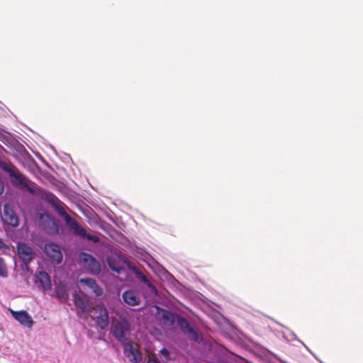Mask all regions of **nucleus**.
<instances>
[{
    "label": "nucleus",
    "mask_w": 363,
    "mask_h": 363,
    "mask_svg": "<svg viewBox=\"0 0 363 363\" xmlns=\"http://www.w3.org/2000/svg\"><path fill=\"white\" fill-rule=\"evenodd\" d=\"M11 314L23 326L31 328L34 323L31 316L26 311H11Z\"/></svg>",
    "instance_id": "obj_14"
},
{
    "label": "nucleus",
    "mask_w": 363,
    "mask_h": 363,
    "mask_svg": "<svg viewBox=\"0 0 363 363\" xmlns=\"http://www.w3.org/2000/svg\"><path fill=\"white\" fill-rule=\"evenodd\" d=\"M44 251L52 262L60 264L62 261V254L58 245L47 243L45 245Z\"/></svg>",
    "instance_id": "obj_8"
},
{
    "label": "nucleus",
    "mask_w": 363,
    "mask_h": 363,
    "mask_svg": "<svg viewBox=\"0 0 363 363\" xmlns=\"http://www.w3.org/2000/svg\"><path fill=\"white\" fill-rule=\"evenodd\" d=\"M123 345L124 354L129 359L130 362L132 363H139L141 361L142 355L140 352L129 341L123 344Z\"/></svg>",
    "instance_id": "obj_12"
},
{
    "label": "nucleus",
    "mask_w": 363,
    "mask_h": 363,
    "mask_svg": "<svg viewBox=\"0 0 363 363\" xmlns=\"http://www.w3.org/2000/svg\"><path fill=\"white\" fill-rule=\"evenodd\" d=\"M106 260L108 267L112 271L120 274L122 271L124 270L120 257H108Z\"/></svg>",
    "instance_id": "obj_16"
},
{
    "label": "nucleus",
    "mask_w": 363,
    "mask_h": 363,
    "mask_svg": "<svg viewBox=\"0 0 363 363\" xmlns=\"http://www.w3.org/2000/svg\"><path fill=\"white\" fill-rule=\"evenodd\" d=\"M0 168L9 174L11 182L14 186L26 189L29 192L34 193V189L28 185L26 178L11 162L0 160Z\"/></svg>",
    "instance_id": "obj_3"
},
{
    "label": "nucleus",
    "mask_w": 363,
    "mask_h": 363,
    "mask_svg": "<svg viewBox=\"0 0 363 363\" xmlns=\"http://www.w3.org/2000/svg\"><path fill=\"white\" fill-rule=\"evenodd\" d=\"M66 294V291L65 290H63V291L60 289V287L57 288V296H60V295H65L64 294Z\"/></svg>",
    "instance_id": "obj_26"
},
{
    "label": "nucleus",
    "mask_w": 363,
    "mask_h": 363,
    "mask_svg": "<svg viewBox=\"0 0 363 363\" xmlns=\"http://www.w3.org/2000/svg\"><path fill=\"white\" fill-rule=\"evenodd\" d=\"M79 259L87 272L93 274H98L101 272V264L92 255L86 252H81L79 255Z\"/></svg>",
    "instance_id": "obj_4"
},
{
    "label": "nucleus",
    "mask_w": 363,
    "mask_h": 363,
    "mask_svg": "<svg viewBox=\"0 0 363 363\" xmlns=\"http://www.w3.org/2000/svg\"><path fill=\"white\" fill-rule=\"evenodd\" d=\"M41 199L48 203L55 209V211L64 218L67 226L75 235H78L82 238H86L94 243H97L100 241V238L98 236L87 233L84 228L79 226L77 220L72 218L66 212L65 204L55 194L45 191L42 194Z\"/></svg>",
    "instance_id": "obj_1"
},
{
    "label": "nucleus",
    "mask_w": 363,
    "mask_h": 363,
    "mask_svg": "<svg viewBox=\"0 0 363 363\" xmlns=\"http://www.w3.org/2000/svg\"><path fill=\"white\" fill-rule=\"evenodd\" d=\"M1 218L3 221L10 226L16 228L19 225L20 220L13 204L7 203L4 205Z\"/></svg>",
    "instance_id": "obj_5"
},
{
    "label": "nucleus",
    "mask_w": 363,
    "mask_h": 363,
    "mask_svg": "<svg viewBox=\"0 0 363 363\" xmlns=\"http://www.w3.org/2000/svg\"><path fill=\"white\" fill-rule=\"evenodd\" d=\"M124 301L130 306L138 305L140 302L141 296H122Z\"/></svg>",
    "instance_id": "obj_19"
},
{
    "label": "nucleus",
    "mask_w": 363,
    "mask_h": 363,
    "mask_svg": "<svg viewBox=\"0 0 363 363\" xmlns=\"http://www.w3.org/2000/svg\"><path fill=\"white\" fill-rule=\"evenodd\" d=\"M0 250H1L4 254H9L10 251L9 246L5 244L1 239H0Z\"/></svg>",
    "instance_id": "obj_22"
},
{
    "label": "nucleus",
    "mask_w": 363,
    "mask_h": 363,
    "mask_svg": "<svg viewBox=\"0 0 363 363\" xmlns=\"http://www.w3.org/2000/svg\"><path fill=\"white\" fill-rule=\"evenodd\" d=\"M89 297L73 296L76 308L83 314L90 315L101 330L107 328L109 325V315L106 308L99 305L94 306Z\"/></svg>",
    "instance_id": "obj_2"
},
{
    "label": "nucleus",
    "mask_w": 363,
    "mask_h": 363,
    "mask_svg": "<svg viewBox=\"0 0 363 363\" xmlns=\"http://www.w3.org/2000/svg\"><path fill=\"white\" fill-rule=\"evenodd\" d=\"M129 291H125L122 295H128Z\"/></svg>",
    "instance_id": "obj_28"
},
{
    "label": "nucleus",
    "mask_w": 363,
    "mask_h": 363,
    "mask_svg": "<svg viewBox=\"0 0 363 363\" xmlns=\"http://www.w3.org/2000/svg\"><path fill=\"white\" fill-rule=\"evenodd\" d=\"M57 297L60 298V302L66 301L69 300V296H57Z\"/></svg>",
    "instance_id": "obj_24"
},
{
    "label": "nucleus",
    "mask_w": 363,
    "mask_h": 363,
    "mask_svg": "<svg viewBox=\"0 0 363 363\" xmlns=\"http://www.w3.org/2000/svg\"><path fill=\"white\" fill-rule=\"evenodd\" d=\"M157 315L160 318L162 323L168 327H172L177 320L178 314L168 310L157 308Z\"/></svg>",
    "instance_id": "obj_13"
},
{
    "label": "nucleus",
    "mask_w": 363,
    "mask_h": 363,
    "mask_svg": "<svg viewBox=\"0 0 363 363\" xmlns=\"http://www.w3.org/2000/svg\"><path fill=\"white\" fill-rule=\"evenodd\" d=\"M123 262H124V263H126V262L128 263V261H127L126 259H124V260H123Z\"/></svg>",
    "instance_id": "obj_29"
},
{
    "label": "nucleus",
    "mask_w": 363,
    "mask_h": 363,
    "mask_svg": "<svg viewBox=\"0 0 363 363\" xmlns=\"http://www.w3.org/2000/svg\"><path fill=\"white\" fill-rule=\"evenodd\" d=\"M176 322L183 333H186L189 328L191 327L189 321L179 315H178Z\"/></svg>",
    "instance_id": "obj_17"
},
{
    "label": "nucleus",
    "mask_w": 363,
    "mask_h": 363,
    "mask_svg": "<svg viewBox=\"0 0 363 363\" xmlns=\"http://www.w3.org/2000/svg\"><path fill=\"white\" fill-rule=\"evenodd\" d=\"M147 363H160L157 360L155 359H149Z\"/></svg>",
    "instance_id": "obj_27"
},
{
    "label": "nucleus",
    "mask_w": 363,
    "mask_h": 363,
    "mask_svg": "<svg viewBox=\"0 0 363 363\" xmlns=\"http://www.w3.org/2000/svg\"><path fill=\"white\" fill-rule=\"evenodd\" d=\"M42 228L50 235H55L59 233L57 222L49 215L42 216Z\"/></svg>",
    "instance_id": "obj_10"
},
{
    "label": "nucleus",
    "mask_w": 363,
    "mask_h": 363,
    "mask_svg": "<svg viewBox=\"0 0 363 363\" xmlns=\"http://www.w3.org/2000/svg\"><path fill=\"white\" fill-rule=\"evenodd\" d=\"M35 284L43 291L51 289V280L50 276L44 271H40L35 274Z\"/></svg>",
    "instance_id": "obj_11"
},
{
    "label": "nucleus",
    "mask_w": 363,
    "mask_h": 363,
    "mask_svg": "<svg viewBox=\"0 0 363 363\" xmlns=\"http://www.w3.org/2000/svg\"><path fill=\"white\" fill-rule=\"evenodd\" d=\"M4 190V185L3 182L0 179V195L3 194Z\"/></svg>",
    "instance_id": "obj_25"
},
{
    "label": "nucleus",
    "mask_w": 363,
    "mask_h": 363,
    "mask_svg": "<svg viewBox=\"0 0 363 363\" xmlns=\"http://www.w3.org/2000/svg\"><path fill=\"white\" fill-rule=\"evenodd\" d=\"M112 333L118 342L122 345L125 344L128 341L127 335L129 333V326L127 323L118 322L113 325Z\"/></svg>",
    "instance_id": "obj_7"
},
{
    "label": "nucleus",
    "mask_w": 363,
    "mask_h": 363,
    "mask_svg": "<svg viewBox=\"0 0 363 363\" xmlns=\"http://www.w3.org/2000/svg\"><path fill=\"white\" fill-rule=\"evenodd\" d=\"M79 289L84 291L85 293L94 294L95 295H101L103 293L102 289L96 281L91 278L81 279L79 281Z\"/></svg>",
    "instance_id": "obj_6"
},
{
    "label": "nucleus",
    "mask_w": 363,
    "mask_h": 363,
    "mask_svg": "<svg viewBox=\"0 0 363 363\" xmlns=\"http://www.w3.org/2000/svg\"><path fill=\"white\" fill-rule=\"evenodd\" d=\"M0 277L4 278L8 277L7 265L2 257H0Z\"/></svg>",
    "instance_id": "obj_20"
},
{
    "label": "nucleus",
    "mask_w": 363,
    "mask_h": 363,
    "mask_svg": "<svg viewBox=\"0 0 363 363\" xmlns=\"http://www.w3.org/2000/svg\"><path fill=\"white\" fill-rule=\"evenodd\" d=\"M30 263V262H22L21 265V269L28 274H31L33 273L32 270L29 267Z\"/></svg>",
    "instance_id": "obj_21"
},
{
    "label": "nucleus",
    "mask_w": 363,
    "mask_h": 363,
    "mask_svg": "<svg viewBox=\"0 0 363 363\" xmlns=\"http://www.w3.org/2000/svg\"><path fill=\"white\" fill-rule=\"evenodd\" d=\"M133 271L135 273L136 278L139 279L141 282H143V284L149 289L150 292L151 294L158 295L155 286L152 283V281H150L147 276H146L140 269L135 267H133Z\"/></svg>",
    "instance_id": "obj_15"
},
{
    "label": "nucleus",
    "mask_w": 363,
    "mask_h": 363,
    "mask_svg": "<svg viewBox=\"0 0 363 363\" xmlns=\"http://www.w3.org/2000/svg\"><path fill=\"white\" fill-rule=\"evenodd\" d=\"M185 334L188 335L190 340L194 342H199L201 340V337L198 330L193 327L189 328V330Z\"/></svg>",
    "instance_id": "obj_18"
},
{
    "label": "nucleus",
    "mask_w": 363,
    "mask_h": 363,
    "mask_svg": "<svg viewBox=\"0 0 363 363\" xmlns=\"http://www.w3.org/2000/svg\"><path fill=\"white\" fill-rule=\"evenodd\" d=\"M17 253L22 262H31L34 257L33 249L27 243L20 242L17 245Z\"/></svg>",
    "instance_id": "obj_9"
},
{
    "label": "nucleus",
    "mask_w": 363,
    "mask_h": 363,
    "mask_svg": "<svg viewBox=\"0 0 363 363\" xmlns=\"http://www.w3.org/2000/svg\"><path fill=\"white\" fill-rule=\"evenodd\" d=\"M160 353L164 357L167 359H169V355H170V353L169 352V350L166 348H162L160 351Z\"/></svg>",
    "instance_id": "obj_23"
}]
</instances>
